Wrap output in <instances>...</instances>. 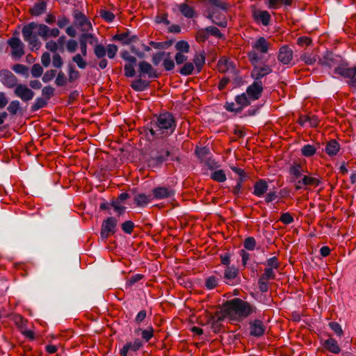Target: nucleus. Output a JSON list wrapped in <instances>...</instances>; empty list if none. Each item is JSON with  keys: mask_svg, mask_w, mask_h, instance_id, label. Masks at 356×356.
<instances>
[{"mask_svg": "<svg viewBox=\"0 0 356 356\" xmlns=\"http://www.w3.org/2000/svg\"><path fill=\"white\" fill-rule=\"evenodd\" d=\"M22 32L24 40L29 43L32 50L40 47V42L38 35L47 40L50 37L56 38L60 34V31L57 28L50 29L45 24L35 22L25 25Z\"/></svg>", "mask_w": 356, "mask_h": 356, "instance_id": "nucleus-1", "label": "nucleus"}, {"mask_svg": "<svg viewBox=\"0 0 356 356\" xmlns=\"http://www.w3.org/2000/svg\"><path fill=\"white\" fill-rule=\"evenodd\" d=\"M176 123L170 113L160 114L156 120L147 126V129L153 138H164L171 135L175 130Z\"/></svg>", "mask_w": 356, "mask_h": 356, "instance_id": "nucleus-2", "label": "nucleus"}, {"mask_svg": "<svg viewBox=\"0 0 356 356\" xmlns=\"http://www.w3.org/2000/svg\"><path fill=\"white\" fill-rule=\"evenodd\" d=\"M225 314L231 319L241 321L253 313L257 312V307L241 298H234L227 301L224 305Z\"/></svg>", "mask_w": 356, "mask_h": 356, "instance_id": "nucleus-3", "label": "nucleus"}, {"mask_svg": "<svg viewBox=\"0 0 356 356\" xmlns=\"http://www.w3.org/2000/svg\"><path fill=\"white\" fill-rule=\"evenodd\" d=\"M168 158L173 161L177 159V156L175 155L168 143L163 141L161 146H157L154 151H152L150 164L152 165H159L166 161Z\"/></svg>", "mask_w": 356, "mask_h": 356, "instance_id": "nucleus-4", "label": "nucleus"}, {"mask_svg": "<svg viewBox=\"0 0 356 356\" xmlns=\"http://www.w3.org/2000/svg\"><path fill=\"white\" fill-rule=\"evenodd\" d=\"M270 43L264 37H259L252 43V50L248 53V58L252 65L258 63L261 59V54H266Z\"/></svg>", "mask_w": 356, "mask_h": 356, "instance_id": "nucleus-5", "label": "nucleus"}, {"mask_svg": "<svg viewBox=\"0 0 356 356\" xmlns=\"http://www.w3.org/2000/svg\"><path fill=\"white\" fill-rule=\"evenodd\" d=\"M334 72L344 78L350 88L356 90V65L349 67L346 65H339L334 67Z\"/></svg>", "mask_w": 356, "mask_h": 356, "instance_id": "nucleus-6", "label": "nucleus"}, {"mask_svg": "<svg viewBox=\"0 0 356 356\" xmlns=\"http://www.w3.org/2000/svg\"><path fill=\"white\" fill-rule=\"evenodd\" d=\"M118 220L114 217H108L104 220L102 224L101 238L106 240L108 236L115 232Z\"/></svg>", "mask_w": 356, "mask_h": 356, "instance_id": "nucleus-7", "label": "nucleus"}, {"mask_svg": "<svg viewBox=\"0 0 356 356\" xmlns=\"http://www.w3.org/2000/svg\"><path fill=\"white\" fill-rule=\"evenodd\" d=\"M143 346L140 339H136L133 341H127L120 350V356H130L133 353L137 352Z\"/></svg>", "mask_w": 356, "mask_h": 356, "instance_id": "nucleus-8", "label": "nucleus"}, {"mask_svg": "<svg viewBox=\"0 0 356 356\" xmlns=\"http://www.w3.org/2000/svg\"><path fill=\"white\" fill-rule=\"evenodd\" d=\"M252 15L257 24H262L264 26L270 24L271 16L268 11L254 8L252 10Z\"/></svg>", "mask_w": 356, "mask_h": 356, "instance_id": "nucleus-9", "label": "nucleus"}, {"mask_svg": "<svg viewBox=\"0 0 356 356\" xmlns=\"http://www.w3.org/2000/svg\"><path fill=\"white\" fill-rule=\"evenodd\" d=\"M207 16L209 19L220 27H226L227 26V20L224 15L223 11L220 9L215 10L206 11Z\"/></svg>", "mask_w": 356, "mask_h": 356, "instance_id": "nucleus-10", "label": "nucleus"}, {"mask_svg": "<svg viewBox=\"0 0 356 356\" xmlns=\"http://www.w3.org/2000/svg\"><path fill=\"white\" fill-rule=\"evenodd\" d=\"M14 93L15 96L20 98L23 102H29L34 97V92L24 84L19 83L16 86Z\"/></svg>", "mask_w": 356, "mask_h": 356, "instance_id": "nucleus-11", "label": "nucleus"}, {"mask_svg": "<svg viewBox=\"0 0 356 356\" xmlns=\"http://www.w3.org/2000/svg\"><path fill=\"white\" fill-rule=\"evenodd\" d=\"M138 70L140 76H147L149 79H156L159 77V74L151 64L147 61H141L138 64Z\"/></svg>", "mask_w": 356, "mask_h": 356, "instance_id": "nucleus-12", "label": "nucleus"}, {"mask_svg": "<svg viewBox=\"0 0 356 356\" xmlns=\"http://www.w3.org/2000/svg\"><path fill=\"white\" fill-rule=\"evenodd\" d=\"M263 91V84L261 81H254L246 90V94L251 100L258 99Z\"/></svg>", "mask_w": 356, "mask_h": 356, "instance_id": "nucleus-13", "label": "nucleus"}, {"mask_svg": "<svg viewBox=\"0 0 356 356\" xmlns=\"http://www.w3.org/2000/svg\"><path fill=\"white\" fill-rule=\"evenodd\" d=\"M293 50L289 46L284 45L279 49L277 59L283 65H289L293 59Z\"/></svg>", "mask_w": 356, "mask_h": 356, "instance_id": "nucleus-14", "label": "nucleus"}, {"mask_svg": "<svg viewBox=\"0 0 356 356\" xmlns=\"http://www.w3.org/2000/svg\"><path fill=\"white\" fill-rule=\"evenodd\" d=\"M257 63L253 65L254 68L251 73L252 77L255 79V81H260V79L266 75L272 72V69L269 65L265 64L262 65H257Z\"/></svg>", "mask_w": 356, "mask_h": 356, "instance_id": "nucleus-15", "label": "nucleus"}, {"mask_svg": "<svg viewBox=\"0 0 356 356\" xmlns=\"http://www.w3.org/2000/svg\"><path fill=\"white\" fill-rule=\"evenodd\" d=\"M0 79L6 87L12 88L17 86V77L8 70H2L0 72Z\"/></svg>", "mask_w": 356, "mask_h": 356, "instance_id": "nucleus-16", "label": "nucleus"}, {"mask_svg": "<svg viewBox=\"0 0 356 356\" xmlns=\"http://www.w3.org/2000/svg\"><path fill=\"white\" fill-rule=\"evenodd\" d=\"M8 44L12 48V54L16 58H20L24 54V44L18 38H11Z\"/></svg>", "mask_w": 356, "mask_h": 356, "instance_id": "nucleus-17", "label": "nucleus"}, {"mask_svg": "<svg viewBox=\"0 0 356 356\" xmlns=\"http://www.w3.org/2000/svg\"><path fill=\"white\" fill-rule=\"evenodd\" d=\"M175 195V191L170 188L164 186L156 187L152 190V197L156 200H162L170 197Z\"/></svg>", "mask_w": 356, "mask_h": 356, "instance_id": "nucleus-18", "label": "nucleus"}, {"mask_svg": "<svg viewBox=\"0 0 356 356\" xmlns=\"http://www.w3.org/2000/svg\"><path fill=\"white\" fill-rule=\"evenodd\" d=\"M266 331V327L263 322L256 319L250 322V334L251 336L259 337L264 335Z\"/></svg>", "mask_w": 356, "mask_h": 356, "instance_id": "nucleus-19", "label": "nucleus"}, {"mask_svg": "<svg viewBox=\"0 0 356 356\" xmlns=\"http://www.w3.org/2000/svg\"><path fill=\"white\" fill-rule=\"evenodd\" d=\"M206 11L215 10L220 9L226 12L229 8V4L225 0H206Z\"/></svg>", "mask_w": 356, "mask_h": 356, "instance_id": "nucleus-20", "label": "nucleus"}, {"mask_svg": "<svg viewBox=\"0 0 356 356\" xmlns=\"http://www.w3.org/2000/svg\"><path fill=\"white\" fill-rule=\"evenodd\" d=\"M238 274V270L234 266H227L225 270V282L229 285L235 284V280Z\"/></svg>", "mask_w": 356, "mask_h": 356, "instance_id": "nucleus-21", "label": "nucleus"}, {"mask_svg": "<svg viewBox=\"0 0 356 356\" xmlns=\"http://www.w3.org/2000/svg\"><path fill=\"white\" fill-rule=\"evenodd\" d=\"M268 186L266 180L259 179L254 185L253 194L259 197H263L267 192Z\"/></svg>", "mask_w": 356, "mask_h": 356, "instance_id": "nucleus-22", "label": "nucleus"}, {"mask_svg": "<svg viewBox=\"0 0 356 356\" xmlns=\"http://www.w3.org/2000/svg\"><path fill=\"white\" fill-rule=\"evenodd\" d=\"M218 69L219 72L222 73L233 72L234 71V65L229 59L221 58L218 63Z\"/></svg>", "mask_w": 356, "mask_h": 356, "instance_id": "nucleus-23", "label": "nucleus"}, {"mask_svg": "<svg viewBox=\"0 0 356 356\" xmlns=\"http://www.w3.org/2000/svg\"><path fill=\"white\" fill-rule=\"evenodd\" d=\"M323 345L326 350L332 353L339 354L341 351L338 342L334 338L330 337L325 340Z\"/></svg>", "mask_w": 356, "mask_h": 356, "instance_id": "nucleus-24", "label": "nucleus"}, {"mask_svg": "<svg viewBox=\"0 0 356 356\" xmlns=\"http://www.w3.org/2000/svg\"><path fill=\"white\" fill-rule=\"evenodd\" d=\"M304 172V168L298 163L293 165L289 169V173L293 181H296L297 179L302 178Z\"/></svg>", "mask_w": 356, "mask_h": 356, "instance_id": "nucleus-25", "label": "nucleus"}, {"mask_svg": "<svg viewBox=\"0 0 356 356\" xmlns=\"http://www.w3.org/2000/svg\"><path fill=\"white\" fill-rule=\"evenodd\" d=\"M153 200L152 195L140 193L135 196L134 202L138 207H145Z\"/></svg>", "mask_w": 356, "mask_h": 356, "instance_id": "nucleus-26", "label": "nucleus"}, {"mask_svg": "<svg viewBox=\"0 0 356 356\" xmlns=\"http://www.w3.org/2000/svg\"><path fill=\"white\" fill-rule=\"evenodd\" d=\"M340 149L339 143L335 140H330L326 145L325 152L329 156L336 155Z\"/></svg>", "mask_w": 356, "mask_h": 356, "instance_id": "nucleus-27", "label": "nucleus"}, {"mask_svg": "<svg viewBox=\"0 0 356 356\" xmlns=\"http://www.w3.org/2000/svg\"><path fill=\"white\" fill-rule=\"evenodd\" d=\"M113 38L115 40L121 41L123 44H128L135 42L137 37L136 35H129L128 33H122L115 35Z\"/></svg>", "mask_w": 356, "mask_h": 356, "instance_id": "nucleus-28", "label": "nucleus"}, {"mask_svg": "<svg viewBox=\"0 0 356 356\" xmlns=\"http://www.w3.org/2000/svg\"><path fill=\"white\" fill-rule=\"evenodd\" d=\"M235 101L238 107L240 108V111L250 104V99L246 93H242L240 95H237L235 97Z\"/></svg>", "mask_w": 356, "mask_h": 356, "instance_id": "nucleus-29", "label": "nucleus"}, {"mask_svg": "<svg viewBox=\"0 0 356 356\" xmlns=\"http://www.w3.org/2000/svg\"><path fill=\"white\" fill-rule=\"evenodd\" d=\"M47 8V4L44 1H40L35 3L31 9L30 12L33 16H39L44 13Z\"/></svg>", "mask_w": 356, "mask_h": 356, "instance_id": "nucleus-30", "label": "nucleus"}, {"mask_svg": "<svg viewBox=\"0 0 356 356\" xmlns=\"http://www.w3.org/2000/svg\"><path fill=\"white\" fill-rule=\"evenodd\" d=\"M149 86V83L142 79H138L132 82L131 86L136 91H143Z\"/></svg>", "mask_w": 356, "mask_h": 356, "instance_id": "nucleus-31", "label": "nucleus"}, {"mask_svg": "<svg viewBox=\"0 0 356 356\" xmlns=\"http://www.w3.org/2000/svg\"><path fill=\"white\" fill-rule=\"evenodd\" d=\"M193 62L196 66L197 73H199L205 63L204 52L197 54L193 59Z\"/></svg>", "mask_w": 356, "mask_h": 356, "instance_id": "nucleus-32", "label": "nucleus"}, {"mask_svg": "<svg viewBox=\"0 0 356 356\" xmlns=\"http://www.w3.org/2000/svg\"><path fill=\"white\" fill-rule=\"evenodd\" d=\"M86 56H83L81 54H76L72 57V61L76 63L77 67L80 69H85L87 66V61L85 59Z\"/></svg>", "mask_w": 356, "mask_h": 356, "instance_id": "nucleus-33", "label": "nucleus"}, {"mask_svg": "<svg viewBox=\"0 0 356 356\" xmlns=\"http://www.w3.org/2000/svg\"><path fill=\"white\" fill-rule=\"evenodd\" d=\"M179 10L186 17L192 18L194 16L195 12L193 8L187 4H181L179 6Z\"/></svg>", "mask_w": 356, "mask_h": 356, "instance_id": "nucleus-34", "label": "nucleus"}, {"mask_svg": "<svg viewBox=\"0 0 356 356\" xmlns=\"http://www.w3.org/2000/svg\"><path fill=\"white\" fill-rule=\"evenodd\" d=\"M320 180L316 177L303 175L302 177V181L305 184V186H318L320 184Z\"/></svg>", "mask_w": 356, "mask_h": 356, "instance_id": "nucleus-35", "label": "nucleus"}, {"mask_svg": "<svg viewBox=\"0 0 356 356\" xmlns=\"http://www.w3.org/2000/svg\"><path fill=\"white\" fill-rule=\"evenodd\" d=\"M80 77V73L76 70L74 66L69 65L68 67V81L73 83Z\"/></svg>", "mask_w": 356, "mask_h": 356, "instance_id": "nucleus-36", "label": "nucleus"}, {"mask_svg": "<svg viewBox=\"0 0 356 356\" xmlns=\"http://www.w3.org/2000/svg\"><path fill=\"white\" fill-rule=\"evenodd\" d=\"M316 152V148L312 145H305L301 148V153L305 157H310Z\"/></svg>", "mask_w": 356, "mask_h": 356, "instance_id": "nucleus-37", "label": "nucleus"}, {"mask_svg": "<svg viewBox=\"0 0 356 356\" xmlns=\"http://www.w3.org/2000/svg\"><path fill=\"white\" fill-rule=\"evenodd\" d=\"M211 178L218 182H224L226 181V175L222 170H216L212 172Z\"/></svg>", "mask_w": 356, "mask_h": 356, "instance_id": "nucleus-38", "label": "nucleus"}, {"mask_svg": "<svg viewBox=\"0 0 356 356\" xmlns=\"http://www.w3.org/2000/svg\"><path fill=\"white\" fill-rule=\"evenodd\" d=\"M67 82H69L68 78H67L63 72L60 71L56 78V85L58 86H65L67 85Z\"/></svg>", "mask_w": 356, "mask_h": 356, "instance_id": "nucleus-39", "label": "nucleus"}, {"mask_svg": "<svg viewBox=\"0 0 356 356\" xmlns=\"http://www.w3.org/2000/svg\"><path fill=\"white\" fill-rule=\"evenodd\" d=\"M47 104V99H44L42 97H38L35 103L31 106V110L33 111H38L43 107H44Z\"/></svg>", "mask_w": 356, "mask_h": 356, "instance_id": "nucleus-40", "label": "nucleus"}, {"mask_svg": "<svg viewBox=\"0 0 356 356\" xmlns=\"http://www.w3.org/2000/svg\"><path fill=\"white\" fill-rule=\"evenodd\" d=\"M194 65L192 63H186L179 70V73L184 76H188L193 72Z\"/></svg>", "mask_w": 356, "mask_h": 356, "instance_id": "nucleus-41", "label": "nucleus"}, {"mask_svg": "<svg viewBox=\"0 0 356 356\" xmlns=\"http://www.w3.org/2000/svg\"><path fill=\"white\" fill-rule=\"evenodd\" d=\"M136 65V63H127L124 65V75L127 77H133L134 76L136 72L134 67Z\"/></svg>", "mask_w": 356, "mask_h": 356, "instance_id": "nucleus-42", "label": "nucleus"}, {"mask_svg": "<svg viewBox=\"0 0 356 356\" xmlns=\"http://www.w3.org/2000/svg\"><path fill=\"white\" fill-rule=\"evenodd\" d=\"M94 53L97 58H103L106 54V49L102 44H96L94 48Z\"/></svg>", "mask_w": 356, "mask_h": 356, "instance_id": "nucleus-43", "label": "nucleus"}, {"mask_svg": "<svg viewBox=\"0 0 356 356\" xmlns=\"http://www.w3.org/2000/svg\"><path fill=\"white\" fill-rule=\"evenodd\" d=\"M175 48L178 52L188 53L189 51V44L184 40L177 42L175 44Z\"/></svg>", "mask_w": 356, "mask_h": 356, "instance_id": "nucleus-44", "label": "nucleus"}, {"mask_svg": "<svg viewBox=\"0 0 356 356\" xmlns=\"http://www.w3.org/2000/svg\"><path fill=\"white\" fill-rule=\"evenodd\" d=\"M19 108H20L19 102L17 100H13L9 104V105L7 108V110L11 115H15V114H17V113L19 110Z\"/></svg>", "mask_w": 356, "mask_h": 356, "instance_id": "nucleus-45", "label": "nucleus"}, {"mask_svg": "<svg viewBox=\"0 0 356 356\" xmlns=\"http://www.w3.org/2000/svg\"><path fill=\"white\" fill-rule=\"evenodd\" d=\"M218 282V279L215 276L209 277L205 281V286L207 289H213L217 285Z\"/></svg>", "mask_w": 356, "mask_h": 356, "instance_id": "nucleus-46", "label": "nucleus"}, {"mask_svg": "<svg viewBox=\"0 0 356 356\" xmlns=\"http://www.w3.org/2000/svg\"><path fill=\"white\" fill-rule=\"evenodd\" d=\"M262 280L268 281V280H273L275 277V273L272 268H266L264 273L260 277Z\"/></svg>", "mask_w": 356, "mask_h": 356, "instance_id": "nucleus-47", "label": "nucleus"}, {"mask_svg": "<svg viewBox=\"0 0 356 356\" xmlns=\"http://www.w3.org/2000/svg\"><path fill=\"white\" fill-rule=\"evenodd\" d=\"M100 17L107 22H111L115 18L114 14L109 10H102L99 13Z\"/></svg>", "mask_w": 356, "mask_h": 356, "instance_id": "nucleus-48", "label": "nucleus"}, {"mask_svg": "<svg viewBox=\"0 0 356 356\" xmlns=\"http://www.w3.org/2000/svg\"><path fill=\"white\" fill-rule=\"evenodd\" d=\"M43 68L40 64H34L31 67V75L38 78L42 76Z\"/></svg>", "mask_w": 356, "mask_h": 356, "instance_id": "nucleus-49", "label": "nucleus"}, {"mask_svg": "<svg viewBox=\"0 0 356 356\" xmlns=\"http://www.w3.org/2000/svg\"><path fill=\"white\" fill-rule=\"evenodd\" d=\"M300 59L307 65H312L316 61L315 56L312 54H303Z\"/></svg>", "mask_w": 356, "mask_h": 356, "instance_id": "nucleus-50", "label": "nucleus"}, {"mask_svg": "<svg viewBox=\"0 0 356 356\" xmlns=\"http://www.w3.org/2000/svg\"><path fill=\"white\" fill-rule=\"evenodd\" d=\"M134 227V224L131 220H127L122 224V229L126 234H130L132 233Z\"/></svg>", "mask_w": 356, "mask_h": 356, "instance_id": "nucleus-51", "label": "nucleus"}, {"mask_svg": "<svg viewBox=\"0 0 356 356\" xmlns=\"http://www.w3.org/2000/svg\"><path fill=\"white\" fill-rule=\"evenodd\" d=\"M106 54L109 58H113L117 52H118V47L113 44H109L106 48Z\"/></svg>", "mask_w": 356, "mask_h": 356, "instance_id": "nucleus-52", "label": "nucleus"}, {"mask_svg": "<svg viewBox=\"0 0 356 356\" xmlns=\"http://www.w3.org/2000/svg\"><path fill=\"white\" fill-rule=\"evenodd\" d=\"M13 70L17 74L25 75L28 73V67L22 64H16L13 65Z\"/></svg>", "mask_w": 356, "mask_h": 356, "instance_id": "nucleus-53", "label": "nucleus"}, {"mask_svg": "<svg viewBox=\"0 0 356 356\" xmlns=\"http://www.w3.org/2000/svg\"><path fill=\"white\" fill-rule=\"evenodd\" d=\"M81 38L87 40V43L90 44H98V39L91 33H83L81 35Z\"/></svg>", "mask_w": 356, "mask_h": 356, "instance_id": "nucleus-54", "label": "nucleus"}, {"mask_svg": "<svg viewBox=\"0 0 356 356\" xmlns=\"http://www.w3.org/2000/svg\"><path fill=\"white\" fill-rule=\"evenodd\" d=\"M205 31L207 35H211L216 36L217 38H221L222 35L221 34L220 30L216 26H209L205 29Z\"/></svg>", "mask_w": 356, "mask_h": 356, "instance_id": "nucleus-55", "label": "nucleus"}, {"mask_svg": "<svg viewBox=\"0 0 356 356\" xmlns=\"http://www.w3.org/2000/svg\"><path fill=\"white\" fill-rule=\"evenodd\" d=\"M165 52L159 51L154 54L152 56V63L154 65L157 66L162 60H164Z\"/></svg>", "mask_w": 356, "mask_h": 356, "instance_id": "nucleus-56", "label": "nucleus"}, {"mask_svg": "<svg viewBox=\"0 0 356 356\" xmlns=\"http://www.w3.org/2000/svg\"><path fill=\"white\" fill-rule=\"evenodd\" d=\"M143 277V276L140 274H135L127 280L126 284L127 286L131 287L136 282H139Z\"/></svg>", "mask_w": 356, "mask_h": 356, "instance_id": "nucleus-57", "label": "nucleus"}, {"mask_svg": "<svg viewBox=\"0 0 356 356\" xmlns=\"http://www.w3.org/2000/svg\"><path fill=\"white\" fill-rule=\"evenodd\" d=\"M54 93V88L51 86H45L42 90V95L45 97L46 99H49Z\"/></svg>", "mask_w": 356, "mask_h": 356, "instance_id": "nucleus-58", "label": "nucleus"}, {"mask_svg": "<svg viewBox=\"0 0 356 356\" xmlns=\"http://www.w3.org/2000/svg\"><path fill=\"white\" fill-rule=\"evenodd\" d=\"M329 326L332 331L335 332L337 336L341 337L343 332L341 329V325L337 322H331L329 323Z\"/></svg>", "mask_w": 356, "mask_h": 356, "instance_id": "nucleus-59", "label": "nucleus"}, {"mask_svg": "<svg viewBox=\"0 0 356 356\" xmlns=\"http://www.w3.org/2000/svg\"><path fill=\"white\" fill-rule=\"evenodd\" d=\"M280 220L284 225H289L293 222L294 219L289 213L286 212L282 214Z\"/></svg>", "mask_w": 356, "mask_h": 356, "instance_id": "nucleus-60", "label": "nucleus"}, {"mask_svg": "<svg viewBox=\"0 0 356 356\" xmlns=\"http://www.w3.org/2000/svg\"><path fill=\"white\" fill-rule=\"evenodd\" d=\"M256 241L253 237H248L244 241V247L247 250H253L255 248Z\"/></svg>", "mask_w": 356, "mask_h": 356, "instance_id": "nucleus-61", "label": "nucleus"}, {"mask_svg": "<svg viewBox=\"0 0 356 356\" xmlns=\"http://www.w3.org/2000/svg\"><path fill=\"white\" fill-rule=\"evenodd\" d=\"M56 71L54 70H47L42 76V81L47 83L52 80L56 76Z\"/></svg>", "mask_w": 356, "mask_h": 356, "instance_id": "nucleus-62", "label": "nucleus"}, {"mask_svg": "<svg viewBox=\"0 0 356 356\" xmlns=\"http://www.w3.org/2000/svg\"><path fill=\"white\" fill-rule=\"evenodd\" d=\"M52 64H53L54 67H57V68H60L62 67V65L63 64V61L61 56L58 54L55 53L53 55Z\"/></svg>", "mask_w": 356, "mask_h": 356, "instance_id": "nucleus-63", "label": "nucleus"}, {"mask_svg": "<svg viewBox=\"0 0 356 356\" xmlns=\"http://www.w3.org/2000/svg\"><path fill=\"white\" fill-rule=\"evenodd\" d=\"M195 153L202 160L204 159L206 156L209 153V149L207 147L197 148Z\"/></svg>", "mask_w": 356, "mask_h": 356, "instance_id": "nucleus-64", "label": "nucleus"}]
</instances>
